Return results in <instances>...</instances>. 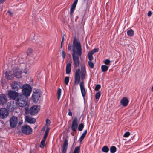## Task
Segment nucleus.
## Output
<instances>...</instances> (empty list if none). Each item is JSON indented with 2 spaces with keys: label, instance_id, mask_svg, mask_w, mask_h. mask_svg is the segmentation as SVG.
I'll use <instances>...</instances> for the list:
<instances>
[{
  "label": "nucleus",
  "instance_id": "obj_1",
  "mask_svg": "<svg viewBox=\"0 0 153 153\" xmlns=\"http://www.w3.org/2000/svg\"><path fill=\"white\" fill-rule=\"evenodd\" d=\"M72 56L74 67H79L80 64L79 56L81 57L82 53L80 43L78 42L77 38L74 37L73 43Z\"/></svg>",
  "mask_w": 153,
  "mask_h": 153
},
{
  "label": "nucleus",
  "instance_id": "obj_2",
  "mask_svg": "<svg viewBox=\"0 0 153 153\" xmlns=\"http://www.w3.org/2000/svg\"><path fill=\"white\" fill-rule=\"evenodd\" d=\"M28 97L19 95L16 98V103L19 107H23L25 106L27 104Z\"/></svg>",
  "mask_w": 153,
  "mask_h": 153
},
{
  "label": "nucleus",
  "instance_id": "obj_3",
  "mask_svg": "<svg viewBox=\"0 0 153 153\" xmlns=\"http://www.w3.org/2000/svg\"><path fill=\"white\" fill-rule=\"evenodd\" d=\"M32 91V88L30 85H25L23 86L22 95H23L28 97L29 96Z\"/></svg>",
  "mask_w": 153,
  "mask_h": 153
},
{
  "label": "nucleus",
  "instance_id": "obj_4",
  "mask_svg": "<svg viewBox=\"0 0 153 153\" xmlns=\"http://www.w3.org/2000/svg\"><path fill=\"white\" fill-rule=\"evenodd\" d=\"M22 132L26 135H29L32 133V129L31 127L27 125H24L22 126L21 128Z\"/></svg>",
  "mask_w": 153,
  "mask_h": 153
},
{
  "label": "nucleus",
  "instance_id": "obj_5",
  "mask_svg": "<svg viewBox=\"0 0 153 153\" xmlns=\"http://www.w3.org/2000/svg\"><path fill=\"white\" fill-rule=\"evenodd\" d=\"M9 114L7 109L5 108H2L0 109V118L4 119L6 118Z\"/></svg>",
  "mask_w": 153,
  "mask_h": 153
},
{
  "label": "nucleus",
  "instance_id": "obj_6",
  "mask_svg": "<svg viewBox=\"0 0 153 153\" xmlns=\"http://www.w3.org/2000/svg\"><path fill=\"white\" fill-rule=\"evenodd\" d=\"M10 126L12 128L15 127L18 123V119L16 117L13 116L11 117L9 120Z\"/></svg>",
  "mask_w": 153,
  "mask_h": 153
},
{
  "label": "nucleus",
  "instance_id": "obj_7",
  "mask_svg": "<svg viewBox=\"0 0 153 153\" xmlns=\"http://www.w3.org/2000/svg\"><path fill=\"white\" fill-rule=\"evenodd\" d=\"M39 108L36 105H33L31 107L29 110V113L31 115H33L37 113L39 110Z\"/></svg>",
  "mask_w": 153,
  "mask_h": 153
},
{
  "label": "nucleus",
  "instance_id": "obj_8",
  "mask_svg": "<svg viewBox=\"0 0 153 153\" xmlns=\"http://www.w3.org/2000/svg\"><path fill=\"white\" fill-rule=\"evenodd\" d=\"M40 97V92H34L32 95V99L34 103H36L39 100Z\"/></svg>",
  "mask_w": 153,
  "mask_h": 153
},
{
  "label": "nucleus",
  "instance_id": "obj_9",
  "mask_svg": "<svg viewBox=\"0 0 153 153\" xmlns=\"http://www.w3.org/2000/svg\"><path fill=\"white\" fill-rule=\"evenodd\" d=\"M18 94H19L17 92L11 90H10L8 93L9 97L13 100L16 99L17 97L19 96Z\"/></svg>",
  "mask_w": 153,
  "mask_h": 153
},
{
  "label": "nucleus",
  "instance_id": "obj_10",
  "mask_svg": "<svg viewBox=\"0 0 153 153\" xmlns=\"http://www.w3.org/2000/svg\"><path fill=\"white\" fill-rule=\"evenodd\" d=\"M78 123L77 119L76 117L74 118L72 122L71 129L74 132H75L78 128Z\"/></svg>",
  "mask_w": 153,
  "mask_h": 153
},
{
  "label": "nucleus",
  "instance_id": "obj_11",
  "mask_svg": "<svg viewBox=\"0 0 153 153\" xmlns=\"http://www.w3.org/2000/svg\"><path fill=\"white\" fill-rule=\"evenodd\" d=\"M11 86L12 89L14 91H18L19 88H21L20 83L18 81H14L11 84Z\"/></svg>",
  "mask_w": 153,
  "mask_h": 153
},
{
  "label": "nucleus",
  "instance_id": "obj_12",
  "mask_svg": "<svg viewBox=\"0 0 153 153\" xmlns=\"http://www.w3.org/2000/svg\"><path fill=\"white\" fill-rule=\"evenodd\" d=\"M22 71L19 68H16L13 70V74L14 76L17 78L22 77L21 74Z\"/></svg>",
  "mask_w": 153,
  "mask_h": 153
},
{
  "label": "nucleus",
  "instance_id": "obj_13",
  "mask_svg": "<svg viewBox=\"0 0 153 153\" xmlns=\"http://www.w3.org/2000/svg\"><path fill=\"white\" fill-rule=\"evenodd\" d=\"M81 92L82 96L84 98L86 95V91L84 87V84L83 82H81L79 83Z\"/></svg>",
  "mask_w": 153,
  "mask_h": 153
},
{
  "label": "nucleus",
  "instance_id": "obj_14",
  "mask_svg": "<svg viewBox=\"0 0 153 153\" xmlns=\"http://www.w3.org/2000/svg\"><path fill=\"white\" fill-rule=\"evenodd\" d=\"M25 120L27 123L30 124H34L35 123L36 120L32 118L30 116L27 115L25 116Z\"/></svg>",
  "mask_w": 153,
  "mask_h": 153
},
{
  "label": "nucleus",
  "instance_id": "obj_15",
  "mask_svg": "<svg viewBox=\"0 0 153 153\" xmlns=\"http://www.w3.org/2000/svg\"><path fill=\"white\" fill-rule=\"evenodd\" d=\"M68 144V140L65 138L64 140L62 149V153H66Z\"/></svg>",
  "mask_w": 153,
  "mask_h": 153
},
{
  "label": "nucleus",
  "instance_id": "obj_16",
  "mask_svg": "<svg viewBox=\"0 0 153 153\" xmlns=\"http://www.w3.org/2000/svg\"><path fill=\"white\" fill-rule=\"evenodd\" d=\"M7 101V99L5 95L4 94H1L0 95V105H4Z\"/></svg>",
  "mask_w": 153,
  "mask_h": 153
},
{
  "label": "nucleus",
  "instance_id": "obj_17",
  "mask_svg": "<svg viewBox=\"0 0 153 153\" xmlns=\"http://www.w3.org/2000/svg\"><path fill=\"white\" fill-rule=\"evenodd\" d=\"M6 78L8 80H11L13 77V74L12 71H6L5 73Z\"/></svg>",
  "mask_w": 153,
  "mask_h": 153
},
{
  "label": "nucleus",
  "instance_id": "obj_18",
  "mask_svg": "<svg viewBox=\"0 0 153 153\" xmlns=\"http://www.w3.org/2000/svg\"><path fill=\"white\" fill-rule=\"evenodd\" d=\"M129 102V101L126 97H123L121 100L120 103L123 106L126 107L127 105Z\"/></svg>",
  "mask_w": 153,
  "mask_h": 153
},
{
  "label": "nucleus",
  "instance_id": "obj_19",
  "mask_svg": "<svg viewBox=\"0 0 153 153\" xmlns=\"http://www.w3.org/2000/svg\"><path fill=\"white\" fill-rule=\"evenodd\" d=\"M81 78L82 79H83L85 78V76L86 74L85 65L81 67Z\"/></svg>",
  "mask_w": 153,
  "mask_h": 153
},
{
  "label": "nucleus",
  "instance_id": "obj_20",
  "mask_svg": "<svg viewBox=\"0 0 153 153\" xmlns=\"http://www.w3.org/2000/svg\"><path fill=\"white\" fill-rule=\"evenodd\" d=\"M78 0H75L72 5L70 9V12L71 13H73L74 11L77 4Z\"/></svg>",
  "mask_w": 153,
  "mask_h": 153
},
{
  "label": "nucleus",
  "instance_id": "obj_21",
  "mask_svg": "<svg viewBox=\"0 0 153 153\" xmlns=\"http://www.w3.org/2000/svg\"><path fill=\"white\" fill-rule=\"evenodd\" d=\"M71 64L68 63L67 64L66 68V73L67 74H69L71 71Z\"/></svg>",
  "mask_w": 153,
  "mask_h": 153
},
{
  "label": "nucleus",
  "instance_id": "obj_22",
  "mask_svg": "<svg viewBox=\"0 0 153 153\" xmlns=\"http://www.w3.org/2000/svg\"><path fill=\"white\" fill-rule=\"evenodd\" d=\"M75 79H74V85H73V87H75V85H78L80 82V77L75 76Z\"/></svg>",
  "mask_w": 153,
  "mask_h": 153
},
{
  "label": "nucleus",
  "instance_id": "obj_23",
  "mask_svg": "<svg viewBox=\"0 0 153 153\" xmlns=\"http://www.w3.org/2000/svg\"><path fill=\"white\" fill-rule=\"evenodd\" d=\"M49 128L47 127L46 128L45 131V132L44 137L42 139L46 140V139L48 135L49 131Z\"/></svg>",
  "mask_w": 153,
  "mask_h": 153
},
{
  "label": "nucleus",
  "instance_id": "obj_24",
  "mask_svg": "<svg viewBox=\"0 0 153 153\" xmlns=\"http://www.w3.org/2000/svg\"><path fill=\"white\" fill-rule=\"evenodd\" d=\"M127 34L130 37L132 36L134 34V31L132 29H130L127 31Z\"/></svg>",
  "mask_w": 153,
  "mask_h": 153
},
{
  "label": "nucleus",
  "instance_id": "obj_25",
  "mask_svg": "<svg viewBox=\"0 0 153 153\" xmlns=\"http://www.w3.org/2000/svg\"><path fill=\"white\" fill-rule=\"evenodd\" d=\"M101 69L102 72H105L108 69V67L105 65H102L101 67Z\"/></svg>",
  "mask_w": 153,
  "mask_h": 153
},
{
  "label": "nucleus",
  "instance_id": "obj_26",
  "mask_svg": "<svg viewBox=\"0 0 153 153\" xmlns=\"http://www.w3.org/2000/svg\"><path fill=\"white\" fill-rule=\"evenodd\" d=\"M109 150L108 148L106 146H104L102 149V151L105 153H107L108 152Z\"/></svg>",
  "mask_w": 153,
  "mask_h": 153
},
{
  "label": "nucleus",
  "instance_id": "obj_27",
  "mask_svg": "<svg viewBox=\"0 0 153 153\" xmlns=\"http://www.w3.org/2000/svg\"><path fill=\"white\" fill-rule=\"evenodd\" d=\"M117 148L115 146H112L110 148V151L111 153H114L116 151Z\"/></svg>",
  "mask_w": 153,
  "mask_h": 153
},
{
  "label": "nucleus",
  "instance_id": "obj_28",
  "mask_svg": "<svg viewBox=\"0 0 153 153\" xmlns=\"http://www.w3.org/2000/svg\"><path fill=\"white\" fill-rule=\"evenodd\" d=\"M80 150V147L77 146L75 148L73 153H79Z\"/></svg>",
  "mask_w": 153,
  "mask_h": 153
},
{
  "label": "nucleus",
  "instance_id": "obj_29",
  "mask_svg": "<svg viewBox=\"0 0 153 153\" xmlns=\"http://www.w3.org/2000/svg\"><path fill=\"white\" fill-rule=\"evenodd\" d=\"M80 71V70L79 68L77 69L76 70L75 76L80 77L79 75Z\"/></svg>",
  "mask_w": 153,
  "mask_h": 153
},
{
  "label": "nucleus",
  "instance_id": "obj_30",
  "mask_svg": "<svg viewBox=\"0 0 153 153\" xmlns=\"http://www.w3.org/2000/svg\"><path fill=\"white\" fill-rule=\"evenodd\" d=\"M84 127V125L82 123L80 124L78 127V130L79 131H82Z\"/></svg>",
  "mask_w": 153,
  "mask_h": 153
},
{
  "label": "nucleus",
  "instance_id": "obj_31",
  "mask_svg": "<svg viewBox=\"0 0 153 153\" xmlns=\"http://www.w3.org/2000/svg\"><path fill=\"white\" fill-rule=\"evenodd\" d=\"M61 90L60 88H59L57 91V99L58 100L60 98L61 94Z\"/></svg>",
  "mask_w": 153,
  "mask_h": 153
},
{
  "label": "nucleus",
  "instance_id": "obj_32",
  "mask_svg": "<svg viewBox=\"0 0 153 153\" xmlns=\"http://www.w3.org/2000/svg\"><path fill=\"white\" fill-rule=\"evenodd\" d=\"M45 140L42 139L40 143V147L41 148H43L45 146Z\"/></svg>",
  "mask_w": 153,
  "mask_h": 153
},
{
  "label": "nucleus",
  "instance_id": "obj_33",
  "mask_svg": "<svg viewBox=\"0 0 153 153\" xmlns=\"http://www.w3.org/2000/svg\"><path fill=\"white\" fill-rule=\"evenodd\" d=\"M101 92L99 91L97 92L95 94V97L96 99H99L101 95Z\"/></svg>",
  "mask_w": 153,
  "mask_h": 153
},
{
  "label": "nucleus",
  "instance_id": "obj_34",
  "mask_svg": "<svg viewBox=\"0 0 153 153\" xmlns=\"http://www.w3.org/2000/svg\"><path fill=\"white\" fill-rule=\"evenodd\" d=\"M88 65L90 68H93L94 67V63L92 62L91 61H88Z\"/></svg>",
  "mask_w": 153,
  "mask_h": 153
},
{
  "label": "nucleus",
  "instance_id": "obj_35",
  "mask_svg": "<svg viewBox=\"0 0 153 153\" xmlns=\"http://www.w3.org/2000/svg\"><path fill=\"white\" fill-rule=\"evenodd\" d=\"M69 81V78L68 76L65 77L64 79V83L66 85H68Z\"/></svg>",
  "mask_w": 153,
  "mask_h": 153
},
{
  "label": "nucleus",
  "instance_id": "obj_36",
  "mask_svg": "<svg viewBox=\"0 0 153 153\" xmlns=\"http://www.w3.org/2000/svg\"><path fill=\"white\" fill-rule=\"evenodd\" d=\"M100 88V84H97L96 86L95 90L96 91H98Z\"/></svg>",
  "mask_w": 153,
  "mask_h": 153
},
{
  "label": "nucleus",
  "instance_id": "obj_37",
  "mask_svg": "<svg viewBox=\"0 0 153 153\" xmlns=\"http://www.w3.org/2000/svg\"><path fill=\"white\" fill-rule=\"evenodd\" d=\"M8 104H9V103H8V104H7V108L9 109H11V110H12V111H13V110H14V109L15 108H14L13 106V105H10V106H8Z\"/></svg>",
  "mask_w": 153,
  "mask_h": 153
},
{
  "label": "nucleus",
  "instance_id": "obj_38",
  "mask_svg": "<svg viewBox=\"0 0 153 153\" xmlns=\"http://www.w3.org/2000/svg\"><path fill=\"white\" fill-rule=\"evenodd\" d=\"M110 63V61L109 59H106L104 62V63L106 65H109Z\"/></svg>",
  "mask_w": 153,
  "mask_h": 153
},
{
  "label": "nucleus",
  "instance_id": "obj_39",
  "mask_svg": "<svg viewBox=\"0 0 153 153\" xmlns=\"http://www.w3.org/2000/svg\"><path fill=\"white\" fill-rule=\"evenodd\" d=\"M50 123H51V122L49 120L47 119L46 120V126L47 127H48V126H50Z\"/></svg>",
  "mask_w": 153,
  "mask_h": 153
},
{
  "label": "nucleus",
  "instance_id": "obj_40",
  "mask_svg": "<svg viewBox=\"0 0 153 153\" xmlns=\"http://www.w3.org/2000/svg\"><path fill=\"white\" fill-rule=\"evenodd\" d=\"M130 135V133L129 132H126L123 135V137H128Z\"/></svg>",
  "mask_w": 153,
  "mask_h": 153
},
{
  "label": "nucleus",
  "instance_id": "obj_41",
  "mask_svg": "<svg viewBox=\"0 0 153 153\" xmlns=\"http://www.w3.org/2000/svg\"><path fill=\"white\" fill-rule=\"evenodd\" d=\"M87 133V130H85L84 131V132L82 133V135L81 136L83 138H84V137H85V136L86 135Z\"/></svg>",
  "mask_w": 153,
  "mask_h": 153
},
{
  "label": "nucleus",
  "instance_id": "obj_42",
  "mask_svg": "<svg viewBox=\"0 0 153 153\" xmlns=\"http://www.w3.org/2000/svg\"><path fill=\"white\" fill-rule=\"evenodd\" d=\"M88 56L89 60V61H91L93 59L92 55L88 54Z\"/></svg>",
  "mask_w": 153,
  "mask_h": 153
},
{
  "label": "nucleus",
  "instance_id": "obj_43",
  "mask_svg": "<svg viewBox=\"0 0 153 153\" xmlns=\"http://www.w3.org/2000/svg\"><path fill=\"white\" fill-rule=\"evenodd\" d=\"M32 50L30 48L29 49L27 52V54L28 55L30 54L31 53H32Z\"/></svg>",
  "mask_w": 153,
  "mask_h": 153
},
{
  "label": "nucleus",
  "instance_id": "obj_44",
  "mask_svg": "<svg viewBox=\"0 0 153 153\" xmlns=\"http://www.w3.org/2000/svg\"><path fill=\"white\" fill-rule=\"evenodd\" d=\"M65 53L63 51H62V56L63 59L65 58Z\"/></svg>",
  "mask_w": 153,
  "mask_h": 153
},
{
  "label": "nucleus",
  "instance_id": "obj_45",
  "mask_svg": "<svg viewBox=\"0 0 153 153\" xmlns=\"http://www.w3.org/2000/svg\"><path fill=\"white\" fill-rule=\"evenodd\" d=\"M25 113L26 114L28 113V112H29V110H28V108L27 107H26L25 108Z\"/></svg>",
  "mask_w": 153,
  "mask_h": 153
},
{
  "label": "nucleus",
  "instance_id": "obj_46",
  "mask_svg": "<svg viewBox=\"0 0 153 153\" xmlns=\"http://www.w3.org/2000/svg\"><path fill=\"white\" fill-rule=\"evenodd\" d=\"M94 51L93 50H91L88 53V54L92 55L94 53Z\"/></svg>",
  "mask_w": 153,
  "mask_h": 153
},
{
  "label": "nucleus",
  "instance_id": "obj_47",
  "mask_svg": "<svg viewBox=\"0 0 153 153\" xmlns=\"http://www.w3.org/2000/svg\"><path fill=\"white\" fill-rule=\"evenodd\" d=\"M71 45L70 44H69L68 47V49L69 50H71Z\"/></svg>",
  "mask_w": 153,
  "mask_h": 153
},
{
  "label": "nucleus",
  "instance_id": "obj_48",
  "mask_svg": "<svg viewBox=\"0 0 153 153\" xmlns=\"http://www.w3.org/2000/svg\"><path fill=\"white\" fill-rule=\"evenodd\" d=\"M64 37L63 36L62 38V40L61 42V48H62V43H63V42L64 41Z\"/></svg>",
  "mask_w": 153,
  "mask_h": 153
},
{
  "label": "nucleus",
  "instance_id": "obj_49",
  "mask_svg": "<svg viewBox=\"0 0 153 153\" xmlns=\"http://www.w3.org/2000/svg\"><path fill=\"white\" fill-rule=\"evenodd\" d=\"M93 50L94 51V53L97 52L99 51V49L98 48H94L93 49Z\"/></svg>",
  "mask_w": 153,
  "mask_h": 153
},
{
  "label": "nucleus",
  "instance_id": "obj_50",
  "mask_svg": "<svg viewBox=\"0 0 153 153\" xmlns=\"http://www.w3.org/2000/svg\"><path fill=\"white\" fill-rule=\"evenodd\" d=\"M68 111H69L68 113V115H69V116H72V113L70 111V109H68Z\"/></svg>",
  "mask_w": 153,
  "mask_h": 153
},
{
  "label": "nucleus",
  "instance_id": "obj_51",
  "mask_svg": "<svg viewBox=\"0 0 153 153\" xmlns=\"http://www.w3.org/2000/svg\"><path fill=\"white\" fill-rule=\"evenodd\" d=\"M6 0H0V4H3L4 3Z\"/></svg>",
  "mask_w": 153,
  "mask_h": 153
},
{
  "label": "nucleus",
  "instance_id": "obj_52",
  "mask_svg": "<svg viewBox=\"0 0 153 153\" xmlns=\"http://www.w3.org/2000/svg\"><path fill=\"white\" fill-rule=\"evenodd\" d=\"M151 14H152L151 12V11H149L148 13V16H151Z\"/></svg>",
  "mask_w": 153,
  "mask_h": 153
},
{
  "label": "nucleus",
  "instance_id": "obj_53",
  "mask_svg": "<svg viewBox=\"0 0 153 153\" xmlns=\"http://www.w3.org/2000/svg\"><path fill=\"white\" fill-rule=\"evenodd\" d=\"M84 138H83V137H82L81 136L79 139V140L81 142L84 139Z\"/></svg>",
  "mask_w": 153,
  "mask_h": 153
},
{
  "label": "nucleus",
  "instance_id": "obj_54",
  "mask_svg": "<svg viewBox=\"0 0 153 153\" xmlns=\"http://www.w3.org/2000/svg\"><path fill=\"white\" fill-rule=\"evenodd\" d=\"M8 13L9 15H10L11 16H12V13L11 11H8Z\"/></svg>",
  "mask_w": 153,
  "mask_h": 153
},
{
  "label": "nucleus",
  "instance_id": "obj_55",
  "mask_svg": "<svg viewBox=\"0 0 153 153\" xmlns=\"http://www.w3.org/2000/svg\"><path fill=\"white\" fill-rule=\"evenodd\" d=\"M45 127H43L42 128V129L41 130H42V131H45Z\"/></svg>",
  "mask_w": 153,
  "mask_h": 153
},
{
  "label": "nucleus",
  "instance_id": "obj_56",
  "mask_svg": "<svg viewBox=\"0 0 153 153\" xmlns=\"http://www.w3.org/2000/svg\"><path fill=\"white\" fill-rule=\"evenodd\" d=\"M22 122H21L20 121H19V122L18 123H19V125H21V124H22Z\"/></svg>",
  "mask_w": 153,
  "mask_h": 153
},
{
  "label": "nucleus",
  "instance_id": "obj_57",
  "mask_svg": "<svg viewBox=\"0 0 153 153\" xmlns=\"http://www.w3.org/2000/svg\"><path fill=\"white\" fill-rule=\"evenodd\" d=\"M152 91L153 92V86L152 87L151 89Z\"/></svg>",
  "mask_w": 153,
  "mask_h": 153
},
{
  "label": "nucleus",
  "instance_id": "obj_58",
  "mask_svg": "<svg viewBox=\"0 0 153 153\" xmlns=\"http://www.w3.org/2000/svg\"><path fill=\"white\" fill-rule=\"evenodd\" d=\"M84 0V1H86V0Z\"/></svg>",
  "mask_w": 153,
  "mask_h": 153
}]
</instances>
